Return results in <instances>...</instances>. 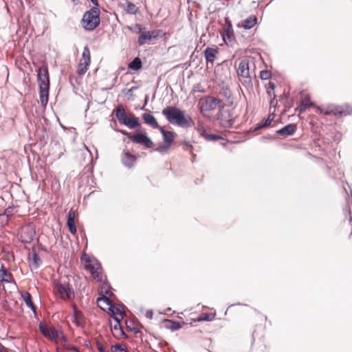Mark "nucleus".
Returning <instances> with one entry per match:
<instances>
[{
	"mask_svg": "<svg viewBox=\"0 0 352 352\" xmlns=\"http://www.w3.org/2000/svg\"><path fill=\"white\" fill-rule=\"evenodd\" d=\"M162 113L170 124L183 128L188 127L190 126V117L186 116L184 111L180 110L179 109L168 107L164 108Z\"/></svg>",
	"mask_w": 352,
	"mask_h": 352,
	"instance_id": "obj_1",
	"label": "nucleus"
},
{
	"mask_svg": "<svg viewBox=\"0 0 352 352\" xmlns=\"http://www.w3.org/2000/svg\"><path fill=\"white\" fill-rule=\"evenodd\" d=\"M37 79L39 87L40 102L45 107L49 100L50 76L46 66L41 67L37 71Z\"/></svg>",
	"mask_w": 352,
	"mask_h": 352,
	"instance_id": "obj_2",
	"label": "nucleus"
},
{
	"mask_svg": "<svg viewBox=\"0 0 352 352\" xmlns=\"http://www.w3.org/2000/svg\"><path fill=\"white\" fill-rule=\"evenodd\" d=\"M94 6L85 12L81 23L82 27L87 30H93L100 24V10Z\"/></svg>",
	"mask_w": 352,
	"mask_h": 352,
	"instance_id": "obj_3",
	"label": "nucleus"
},
{
	"mask_svg": "<svg viewBox=\"0 0 352 352\" xmlns=\"http://www.w3.org/2000/svg\"><path fill=\"white\" fill-rule=\"evenodd\" d=\"M54 291L56 296L64 300H69L74 298L72 287L67 281L55 280Z\"/></svg>",
	"mask_w": 352,
	"mask_h": 352,
	"instance_id": "obj_4",
	"label": "nucleus"
},
{
	"mask_svg": "<svg viewBox=\"0 0 352 352\" xmlns=\"http://www.w3.org/2000/svg\"><path fill=\"white\" fill-rule=\"evenodd\" d=\"M36 236L35 226L29 223L21 227L18 231V238L23 243H30Z\"/></svg>",
	"mask_w": 352,
	"mask_h": 352,
	"instance_id": "obj_5",
	"label": "nucleus"
},
{
	"mask_svg": "<svg viewBox=\"0 0 352 352\" xmlns=\"http://www.w3.org/2000/svg\"><path fill=\"white\" fill-rule=\"evenodd\" d=\"M41 333L48 340L57 342L60 338H64L61 331H58L50 327L42 322L38 325Z\"/></svg>",
	"mask_w": 352,
	"mask_h": 352,
	"instance_id": "obj_6",
	"label": "nucleus"
},
{
	"mask_svg": "<svg viewBox=\"0 0 352 352\" xmlns=\"http://www.w3.org/2000/svg\"><path fill=\"white\" fill-rule=\"evenodd\" d=\"M352 112V107L349 104L331 106L328 107L324 113L325 115H333L339 117L346 116Z\"/></svg>",
	"mask_w": 352,
	"mask_h": 352,
	"instance_id": "obj_7",
	"label": "nucleus"
},
{
	"mask_svg": "<svg viewBox=\"0 0 352 352\" xmlns=\"http://www.w3.org/2000/svg\"><path fill=\"white\" fill-rule=\"evenodd\" d=\"M140 35L138 38V43L139 45H144L147 41L151 39H155L158 37H162L165 33L162 30H155L153 31H144L140 33Z\"/></svg>",
	"mask_w": 352,
	"mask_h": 352,
	"instance_id": "obj_8",
	"label": "nucleus"
},
{
	"mask_svg": "<svg viewBox=\"0 0 352 352\" xmlns=\"http://www.w3.org/2000/svg\"><path fill=\"white\" fill-rule=\"evenodd\" d=\"M90 51L87 46L83 48L82 58L78 65L77 72L80 75L85 74L89 69L90 64Z\"/></svg>",
	"mask_w": 352,
	"mask_h": 352,
	"instance_id": "obj_9",
	"label": "nucleus"
},
{
	"mask_svg": "<svg viewBox=\"0 0 352 352\" xmlns=\"http://www.w3.org/2000/svg\"><path fill=\"white\" fill-rule=\"evenodd\" d=\"M237 75L239 77L244 79V81L241 79L240 80L242 84L251 81L249 70V60L247 58H243L240 61L237 69Z\"/></svg>",
	"mask_w": 352,
	"mask_h": 352,
	"instance_id": "obj_10",
	"label": "nucleus"
},
{
	"mask_svg": "<svg viewBox=\"0 0 352 352\" xmlns=\"http://www.w3.org/2000/svg\"><path fill=\"white\" fill-rule=\"evenodd\" d=\"M222 38L226 45H231L234 41V34L232 23L228 19H226L223 27Z\"/></svg>",
	"mask_w": 352,
	"mask_h": 352,
	"instance_id": "obj_11",
	"label": "nucleus"
},
{
	"mask_svg": "<svg viewBox=\"0 0 352 352\" xmlns=\"http://www.w3.org/2000/svg\"><path fill=\"white\" fill-rule=\"evenodd\" d=\"M129 140L135 144L144 145L148 148L153 146V142L146 133L137 132L135 135L129 136Z\"/></svg>",
	"mask_w": 352,
	"mask_h": 352,
	"instance_id": "obj_12",
	"label": "nucleus"
},
{
	"mask_svg": "<svg viewBox=\"0 0 352 352\" xmlns=\"http://www.w3.org/2000/svg\"><path fill=\"white\" fill-rule=\"evenodd\" d=\"M97 301L104 302L107 305L109 306V310L112 314L118 315L120 316L119 318H121V320L123 318V316L124 315L123 307L118 304H112L109 297H100L97 299Z\"/></svg>",
	"mask_w": 352,
	"mask_h": 352,
	"instance_id": "obj_13",
	"label": "nucleus"
},
{
	"mask_svg": "<svg viewBox=\"0 0 352 352\" xmlns=\"http://www.w3.org/2000/svg\"><path fill=\"white\" fill-rule=\"evenodd\" d=\"M218 120H219L220 124L224 128L232 126L234 122L231 112L228 109L221 110L219 114Z\"/></svg>",
	"mask_w": 352,
	"mask_h": 352,
	"instance_id": "obj_14",
	"label": "nucleus"
},
{
	"mask_svg": "<svg viewBox=\"0 0 352 352\" xmlns=\"http://www.w3.org/2000/svg\"><path fill=\"white\" fill-rule=\"evenodd\" d=\"M221 103V100L212 96H208L205 98L203 102L201 111H210L216 109Z\"/></svg>",
	"mask_w": 352,
	"mask_h": 352,
	"instance_id": "obj_15",
	"label": "nucleus"
},
{
	"mask_svg": "<svg viewBox=\"0 0 352 352\" xmlns=\"http://www.w3.org/2000/svg\"><path fill=\"white\" fill-rule=\"evenodd\" d=\"M73 308V319L72 322L75 324L76 327H82L85 324V317L83 314L79 311L76 306L74 305L72 307Z\"/></svg>",
	"mask_w": 352,
	"mask_h": 352,
	"instance_id": "obj_16",
	"label": "nucleus"
},
{
	"mask_svg": "<svg viewBox=\"0 0 352 352\" xmlns=\"http://www.w3.org/2000/svg\"><path fill=\"white\" fill-rule=\"evenodd\" d=\"M121 160L124 166L131 168L135 165L137 160V157L134 155H132L129 151H124Z\"/></svg>",
	"mask_w": 352,
	"mask_h": 352,
	"instance_id": "obj_17",
	"label": "nucleus"
},
{
	"mask_svg": "<svg viewBox=\"0 0 352 352\" xmlns=\"http://www.w3.org/2000/svg\"><path fill=\"white\" fill-rule=\"evenodd\" d=\"M87 267L90 269L92 276L98 282L102 281V269L99 263L89 264Z\"/></svg>",
	"mask_w": 352,
	"mask_h": 352,
	"instance_id": "obj_18",
	"label": "nucleus"
},
{
	"mask_svg": "<svg viewBox=\"0 0 352 352\" xmlns=\"http://www.w3.org/2000/svg\"><path fill=\"white\" fill-rule=\"evenodd\" d=\"M67 226L69 232L72 234H75L76 233V227L75 223V212L71 209L68 212L67 219Z\"/></svg>",
	"mask_w": 352,
	"mask_h": 352,
	"instance_id": "obj_19",
	"label": "nucleus"
},
{
	"mask_svg": "<svg viewBox=\"0 0 352 352\" xmlns=\"http://www.w3.org/2000/svg\"><path fill=\"white\" fill-rule=\"evenodd\" d=\"M0 282L7 283H15L14 280H13L12 274L10 272H9L3 265H1V267L0 269Z\"/></svg>",
	"mask_w": 352,
	"mask_h": 352,
	"instance_id": "obj_20",
	"label": "nucleus"
},
{
	"mask_svg": "<svg viewBox=\"0 0 352 352\" xmlns=\"http://www.w3.org/2000/svg\"><path fill=\"white\" fill-rule=\"evenodd\" d=\"M218 54V49L213 47H207L204 50V56L207 62H210L213 64L214 60L217 58V54Z\"/></svg>",
	"mask_w": 352,
	"mask_h": 352,
	"instance_id": "obj_21",
	"label": "nucleus"
},
{
	"mask_svg": "<svg viewBox=\"0 0 352 352\" xmlns=\"http://www.w3.org/2000/svg\"><path fill=\"white\" fill-rule=\"evenodd\" d=\"M28 261L31 268L36 269L41 264V260L35 252L29 254Z\"/></svg>",
	"mask_w": 352,
	"mask_h": 352,
	"instance_id": "obj_22",
	"label": "nucleus"
},
{
	"mask_svg": "<svg viewBox=\"0 0 352 352\" xmlns=\"http://www.w3.org/2000/svg\"><path fill=\"white\" fill-rule=\"evenodd\" d=\"M296 125L294 124H288L276 131L280 135H290L296 131Z\"/></svg>",
	"mask_w": 352,
	"mask_h": 352,
	"instance_id": "obj_23",
	"label": "nucleus"
},
{
	"mask_svg": "<svg viewBox=\"0 0 352 352\" xmlns=\"http://www.w3.org/2000/svg\"><path fill=\"white\" fill-rule=\"evenodd\" d=\"M142 119L146 124L152 126L153 128H160V125L158 124L155 118L150 111L148 113H144L142 115Z\"/></svg>",
	"mask_w": 352,
	"mask_h": 352,
	"instance_id": "obj_24",
	"label": "nucleus"
},
{
	"mask_svg": "<svg viewBox=\"0 0 352 352\" xmlns=\"http://www.w3.org/2000/svg\"><path fill=\"white\" fill-rule=\"evenodd\" d=\"M116 117L120 124H124L127 119L129 118L126 114L124 109L122 106H118L116 111Z\"/></svg>",
	"mask_w": 352,
	"mask_h": 352,
	"instance_id": "obj_25",
	"label": "nucleus"
},
{
	"mask_svg": "<svg viewBox=\"0 0 352 352\" xmlns=\"http://www.w3.org/2000/svg\"><path fill=\"white\" fill-rule=\"evenodd\" d=\"M197 131L201 136H202L207 140H214L217 138L216 136L214 135H206V129H205L204 125L202 122H198L197 126Z\"/></svg>",
	"mask_w": 352,
	"mask_h": 352,
	"instance_id": "obj_26",
	"label": "nucleus"
},
{
	"mask_svg": "<svg viewBox=\"0 0 352 352\" xmlns=\"http://www.w3.org/2000/svg\"><path fill=\"white\" fill-rule=\"evenodd\" d=\"M256 21L257 18L254 15H251L243 21L242 27L246 30H250L256 24Z\"/></svg>",
	"mask_w": 352,
	"mask_h": 352,
	"instance_id": "obj_27",
	"label": "nucleus"
},
{
	"mask_svg": "<svg viewBox=\"0 0 352 352\" xmlns=\"http://www.w3.org/2000/svg\"><path fill=\"white\" fill-rule=\"evenodd\" d=\"M21 297L25 301L26 305L30 308L33 311H35V307L32 300V296L28 292H25L21 294Z\"/></svg>",
	"mask_w": 352,
	"mask_h": 352,
	"instance_id": "obj_28",
	"label": "nucleus"
},
{
	"mask_svg": "<svg viewBox=\"0 0 352 352\" xmlns=\"http://www.w3.org/2000/svg\"><path fill=\"white\" fill-rule=\"evenodd\" d=\"M111 287L108 282L104 281L100 286V294L103 296L102 297H108L111 296L112 292H111Z\"/></svg>",
	"mask_w": 352,
	"mask_h": 352,
	"instance_id": "obj_29",
	"label": "nucleus"
},
{
	"mask_svg": "<svg viewBox=\"0 0 352 352\" xmlns=\"http://www.w3.org/2000/svg\"><path fill=\"white\" fill-rule=\"evenodd\" d=\"M313 105V103L309 102V99H303L299 107L296 109V111H298L300 113H303L306 111V109Z\"/></svg>",
	"mask_w": 352,
	"mask_h": 352,
	"instance_id": "obj_30",
	"label": "nucleus"
},
{
	"mask_svg": "<svg viewBox=\"0 0 352 352\" xmlns=\"http://www.w3.org/2000/svg\"><path fill=\"white\" fill-rule=\"evenodd\" d=\"M220 94L228 100L232 97V92L228 85L222 84L220 89Z\"/></svg>",
	"mask_w": 352,
	"mask_h": 352,
	"instance_id": "obj_31",
	"label": "nucleus"
},
{
	"mask_svg": "<svg viewBox=\"0 0 352 352\" xmlns=\"http://www.w3.org/2000/svg\"><path fill=\"white\" fill-rule=\"evenodd\" d=\"M125 11L130 14H136L139 12V8L134 3L128 1L126 5Z\"/></svg>",
	"mask_w": 352,
	"mask_h": 352,
	"instance_id": "obj_32",
	"label": "nucleus"
},
{
	"mask_svg": "<svg viewBox=\"0 0 352 352\" xmlns=\"http://www.w3.org/2000/svg\"><path fill=\"white\" fill-rule=\"evenodd\" d=\"M113 319L115 320L116 323L113 326H111V331H118L121 334H124L120 325V321L122 320L121 318H119L118 316H113Z\"/></svg>",
	"mask_w": 352,
	"mask_h": 352,
	"instance_id": "obj_33",
	"label": "nucleus"
},
{
	"mask_svg": "<svg viewBox=\"0 0 352 352\" xmlns=\"http://www.w3.org/2000/svg\"><path fill=\"white\" fill-rule=\"evenodd\" d=\"M129 67L135 71H138L142 67V61L140 58H135L129 64Z\"/></svg>",
	"mask_w": 352,
	"mask_h": 352,
	"instance_id": "obj_34",
	"label": "nucleus"
},
{
	"mask_svg": "<svg viewBox=\"0 0 352 352\" xmlns=\"http://www.w3.org/2000/svg\"><path fill=\"white\" fill-rule=\"evenodd\" d=\"M124 125L129 127V129H134L135 127H138L140 126V123L138 122V118H128L126 122L124 123Z\"/></svg>",
	"mask_w": 352,
	"mask_h": 352,
	"instance_id": "obj_35",
	"label": "nucleus"
},
{
	"mask_svg": "<svg viewBox=\"0 0 352 352\" xmlns=\"http://www.w3.org/2000/svg\"><path fill=\"white\" fill-rule=\"evenodd\" d=\"M175 133L171 131H168L163 136L164 142L171 145L174 141Z\"/></svg>",
	"mask_w": 352,
	"mask_h": 352,
	"instance_id": "obj_36",
	"label": "nucleus"
},
{
	"mask_svg": "<svg viewBox=\"0 0 352 352\" xmlns=\"http://www.w3.org/2000/svg\"><path fill=\"white\" fill-rule=\"evenodd\" d=\"M274 118V115L270 114L268 116V118L263 123L258 124L256 129H261V128L267 127V126H270L272 121L273 120Z\"/></svg>",
	"mask_w": 352,
	"mask_h": 352,
	"instance_id": "obj_37",
	"label": "nucleus"
},
{
	"mask_svg": "<svg viewBox=\"0 0 352 352\" xmlns=\"http://www.w3.org/2000/svg\"><path fill=\"white\" fill-rule=\"evenodd\" d=\"M170 145L166 143V142H164L162 144H161L160 145H159L157 148H156V151L161 153H165L167 152V151L170 148Z\"/></svg>",
	"mask_w": 352,
	"mask_h": 352,
	"instance_id": "obj_38",
	"label": "nucleus"
},
{
	"mask_svg": "<svg viewBox=\"0 0 352 352\" xmlns=\"http://www.w3.org/2000/svg\"><path fill=\"white\" fill-rule=\"evenodd\" d=\"M214 316L208 313H203L199 316L198 318L199 321H211Z\"/></svg>",
	"mask_w": 352,
	"mask_h": 352,
	"instance_id": "obj_39",
	"label": "nucleus"
},
{
	"mask_svg": "<svg viewBox=\"0 0 352 352\" xmlns=\"http://www.w3.org/2000/svg\"><path fill=\"white\" fill-rule=\"evenodd\" d=\"M128 28L131 30L132 32H135L137 34H140L141 33V32L142 31V27L141 25L138 24V23H136L132 26H129Z\"/></svg>",
	"mask_w": 352,
	"mask_h": 352,
	"instance_id": "obj_40",
	"label": "nucleus"
},
{
	"mask_svg": "<svg viewBox=\"0 0 352 352\" xmlns=\"http://www.w3.org/2000/svg\"><path fill=\"white\" fill-rule=\"evenodd\" d=\"M111 352H127V351L121 344H116L111 346Z\"/></svg>",
	"mask_w": 352,
	"mask_h": 352,
	"instance_id": "obj_41",
	"label": "nucleus"
},
{
	"mask_svg": "<svg viewBox=\"0 0 352 352\" xmlns=\"http://www.w3.org/2000/svg\"><path fill=\"white\" fill-rule=\"evenodd\" d=\"M182 144L184 146V149H185L186 151H191V150L192 148V146L189 142L184 141ZM190 153H191V155H192V157H195V155L192 152H190Z\"/></svg>",
	"mask_w": 352,
	"mask_h": 352,
	"instance_id": "obj_42",
	"label": "nucleus"
},
{
	"mask_svg": "<svg viewBox=\"0 0 352 352\" xmlns=\"http://www.w3.org/2000/svg\"><path fill=\"white\" fill-rule=\"evenodd\" d=\"M270 73L267 70H263L260 73V78L263 80H267L270 78Z\"/></svg>",
	"mask_w": 352,
	"mask_h": 352,
	"instance_id": "obj_43",
	"label": "nucleus"
},
{
	"mask_svg": "<svg viewBox=\"0 0 352 352\" xmlns=\"http://www.w3.org/2000/svg\"><path fill=\"white\" fill-rule=\"evenodd\" d=\"M9 218L3 213L0 214V223L2 226L6 225L8 223Z\"/></svg>",
	"mask_w": 352,
	"mask_h": 352,
	"instance_id": "obj_44",
	"label": "nucleus"
},
{
	"mask_svg": "<svg viewBox=\"0 0 352 352\" xmlns=\"http://www.w3.org/2000/svg\"><path fill=\"white\" fill-rule=\"evenodd\" d=\"M14 208L13 207H8L7 208L6 210H5V212H3V214L5 215H6L8 218L9 217L12 216V210H13Z\"/></svg>",
	"mask_w": 352,
	"mask_h": 352,
	"instance_id": "obj_45",
	"label": "nucleus"
},
{
	"mask_svg": "<svg viewBox=\"0 0 352 352\" xmlns=\"http://www.w3.org/2000/svg\"><path fill=\"white\" fill-rule=\"evenodd\" d=\"M98 349L99 352H109V351L107 349H106L103 346V345L99 342L98 343Z\"/></svg>",
	"mask_w": 352,
	"mask_h": 352,
	"instance_id": "obj_46",
	"label": "nucleus"
},
{
	"mask_svg": "<svg viewBox=\"0 0 352 352\" xmlns=\"http://www.w3.org/2000/svg\"><path fill=\"white\" fill-rule=\"evenodd\" d=\"M145 316L147 318L151 319L153 318V311H152V310H147L146 311Z\"/></svg>",
	"mask_w": 352,
	"mask_h": 352,
	"instance_id": "obj_47",
	"label": "nucleus"
},
{
	"mask_svg": "<svg viewBox=\"0 0 352 352\" xmlns=\"http://www.w3.org/2000/svg\"><path fill=\"white\" fill-rule=\"evenodd\" d=\"M137 89V87H131V89H129L128 91H127V93H126V95L128 96H133V92L134 90H135Z\"/></svg>",
	"mask_w": 352,
	"mask_h": 352,
	"instance_id": "obj_48",
	"label": "nucleus"
},
{
	"mask_svg": "<svg viewBox=\"0 0 352 352\" xmlns=\"http://www.w3.org/2000/svg\"><path fill=\"white\" fill-rule=\"evenodd\" d=\"M119 132H120L122 135H126L129 139V136H132L130 133L127 132L125 130H119Z\"/></svg>",
	"mask_w": 352,
	"mask_h": 352,
	"instance_id": "obj_49",
	"label": "nucleus"
},
{
	"mask_svg": "<svg viewBox=\"0 0 352 352\" xmlns=\"http://www.w3.org/2000/svg\"><path fill=\"white\" fill-rule=\"evenodd\" d=\"M161 132V133L163 135V136L164 135V134H166V133H168V131L164 130L162 127H161L160 126V128H158Z\"/></svg>",
	"mask_w": 352,
	"mask_h": 352,
	"instance_id": "obj_50",
	"label": "nucleus"
},
{
	"mask_svg": "<svg viewBox=\"0 0 352 352\" xmlns=\"http://www.w3.org/2000/svg\"><path fill=\"white\" fill-rule=\"evenodd\" d=\"M0 352H7L6 349L0 343Z\"/></svg>",
	"mask_w": 352,
	"mask_h": 352,
	"instance_id": "obj_51",
	"label": "nucleus"
},
{
	"mask_svg": "<svg viewBox=\"0 0 352 352\" xmlns=\"http://www.w3.org/2000/svg\"><path fill=\"white\" fill-rule=\"evenodd\" d=\"M95 6H99L98 0H90Z\"/></svg>",
	"mask_w": 352,
	"mask_h": 352,
	"instance_id": "obj_52",
	"label": "nucleus"
},
{
	"mask_svg": "<svg viewBox=\"0 0 352 352\" xmlns=\"http://www.w3.org/2000/svg\"><path fill=\"white\" fill-rule=\"evenodd\" d=\"M269 87H270V89H274V88H275V85H274V83H272V82H270V83H269Z\"/></svg>",
	"mask_w": 352,
	"mask_h": 352,
	"instance_id": "obj_53",
	"label": "nucleus"
},
{
	"mask_svg": "<svg viewBox=\"0 0 352 352\" xmlns=\"http://www.w3.org/2000/svg\"><path fill=\"white\" fill-rule=\"evenodd\" d=\"M72 1L74 6H76L80 3L79 0H72Z\"/></svg>",
	"mask_w": 352,
	"mask_h": 352,
	"instance_id": "obj_54",
	"label": "nucleus"
},
{
	"mask_svg": "<svg viewBox=\"0 0 352 352\" xmlns=\"http://www.w3.org/2000/svg\"><path fill=\"white\" fill-rule=\"evenodd\" d=\"M73 350H74V351L79 352V350H78V349L77 347L74 346V347H73Z\"/></svg>",
	"mask_w": 352,
	"mask_h": 352,
	"instance_id": "obj_55",
	"label": "nucleus"
},
{
	"mask_svg": "<svg viewBox=\"0 0 352 352\" xmlns=\"http://www.w3.org/2000/svg\"><path fill=\"white\" fill-rule=\"evenodd\" d=\"M85 147L86 148V150H87V151L91 153L90 151L88 149V148L85 145Z\"/></svg>",
	"mask_w": 352,
	"mask_h": 352,
	"instance_id": "obj_56",
	"label": "nucleus"
}]
</instances>
